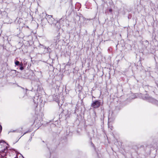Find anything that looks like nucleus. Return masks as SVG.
Returning a JSON list of instances; mask_svg holds the SVG:
<instances>
[{
	"mask_svg": "<svg viewBox=\"0 0 158 158\" xmlns=\"http://www.w3.org/2000/svg\"><path fill=\"white\" fill-rule=\"evenodd\" d=\"M6 144V143L4 141H0V148H1V149H0V152H5L6 149V147L5 145Z\"/></svg>",
	"mask_w": 158,
	"mask_h": 158,
	"instance_id": "obj_1",
	"label": "nucleus"
},
{
	"mask_svg": "<svg viewBox=\"0 0 158 158\" xmlns=\"http://www.w3.org/2000/svg\"><path fill=\"white\" fill-rule=\"evenodd\" d=\"M101 105V103L99 100H96L93 102L91 105V106L94 108H98Z\"/></svg>",
	"mask_w": 158,
	"mask_h": 158,
	"instance_id": "obj_2",
	"label": "nucleus"
},
{
	"mask_svg": "<svg viewBox=\"0 0 158 158\" xmlns=\"http://www.w3.org/2000/svg\"><path fill=\"white\" fill-rule=\"evenodd\" d=\"M15 64L16 65H18L19 64V62L18 61H16L15 62Z\"/></svg>",
	"mask_w": 158,
	"mask_h": 158,
	"instance_id": "obj_3",
	"label": "nucleus"
},
{
	"mask_svg": "<svg viewBox=\"0 0 158 158\" xmlns=\"http://www.w3.org/2000/svg\"><path fill=\"white\" fill-rule=\"evenodd\" d=\"M2 130V127L1 125H0V132Z\"/></svg>",
	"mask_w": 158,
	"mask_h": 158,
	"instance_id": "obj_4",
	"label": "nucleus"
},
{
	"mask_svg": "<svg viewBox=\"0 0 158 158\" xmlns=\"http://www.w3.org/2000/svg\"><path fill=\"white\" fill-rule=\"evenodd\" d=\"M20 69L21 70H23V67H21L20 68Z\"/></svg>",
	"mask_w": 158,
	"mask_h": 158,
	"instance_id": "obj_5",
	"label": "nucleus"
},
{
	"mask_svg": "<svg viewBox=\"0 0 158 158\" xmlns=\"http://www.w3.org/2000/svg\"><path fill=\"white\" fill-rule=\"evenodd\" d=\"M109 11L110 12H111L112 11V10L111 9H110L109 10Z\"/></svg>",
	"mask_w": 158,
	"mask_h": 158,
	"instance_id": "obj_6",
	"label": "nucleus"
}]
</instances>
